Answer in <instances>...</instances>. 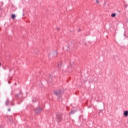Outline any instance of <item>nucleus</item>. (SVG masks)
<instances>
[{
    "label": "nucleus",
    "mask_w": 128,
    "mask_h": 128,
    "mask_svg": "<svg viewBox=\"0 0 128 128\" xmlns=\"http://www.w3.org/2000/svg\"><path fill=\"white\" fill-rule=\"evenodd\" d=\"M56 116V120L58 122H60L62 120V113H58Z\"/></svg>",
    "instance_id": "obj_1"
},
{
    "label": "nucleus",
    "mask_w": 128,
    "mask_h": 128,
    "mask_svg": "<svg viewBox=\"0 0 128 128\" xmlns=\"http://www.w3.org/2000/svg\"><path fill=\"white\" fill-rule=\"evenodd\" d=\"M64 94V90H62L55 91L54 92V94L59 98V99H60V96H62Z\"/></svg>",
    "instance_id": "obj_2"
},
{
    "label": "nucleus",
    "mask_w": 128,
    "mask_h": 128,
    "mask_svg": "<svg viewBox=\"0 0 128 128\" xmlns=\"http://www.w3.org/2000/svg\"><path fill=\"white\" fill-rule=\"evenodd\" d=\"M42 108L40 107L37 108L35 110V112L36 114H40V112H42Z\"/></svg>",
    "instance_id": "obj_3"
},
{
    "label": "nucleus",
    "mask_w": 128,
    "mask_h": 128,
    "mask_svg": "<svg viewBox=\"0 0 128 128\" xmlns=\"http://www.w3.org/2000/svg\"><path fill=\"white\" fill-rule=\"evenodd\" d=\"M10 100H7L6 103V106H10Z\"/></svg>",
    "instance_id": "obj_4"
},
{
    "label": "nucleus",
    "mask_w": 128,
    "mask_h": 128,
    "mask_svg": "<svg viewBox=\"0 0 128 128\" xmlns=\"http://www.w3.org/2000/svg\"><path fill=\"white\" fill-rule=\"evenodd\" d=\"M17 98H22V94L21 92H20V94H18V95H16Z\"/></svg>",
    "instance_id": "obj_5"
},
{
    "label": "nucleus",
    "mask_w": 128,
    "mask_h": 128,
    "mask_svg": "<svg viewBox=\"0 0 128 128\" xmlns=\"http://www.w3.org/2000/svg\"><path fill=\"white\" fill-rule=\"evenodd\" d=\"M124 116L126 117V118H127V116H128V111H125L124 112Z\"/></svg>",
    "instance_id": "obj_6"
},
{
    "label": "nucleus",
    "mask_w": 128,
    "mask_h": 128,
    "mask_svg": "<svg viewBox=\"0 0 128 128\" xmlns=\"http://www.w3.org/2000/svg\"><path fill=\"white\" fill-rule=\"evenodd\" d=\"M58 56V52H55L53 53V56Z\"/></svg>",
    "instance_id": "obj_7"
},
{
    "label": "nucleus",
    "mask_w": 128,
    "mask_h": 128,
    "mask_svg": "<svg viewBox=\"0 0 128 128\" xmlns=\"http://www.w3.org/2000/svg\"><path fill=\"white\" fill-rule=\"evenodd\" d=\"M16 14L12 15V18H13L14 20H16Z\"/></svg>",
    "instance_id": "obj_8"
},
{
    "label": "nucleus",
    "mask_w": 128,
    "mask_h": 128,
    "mask_svg": "<svg viewBox=\"0 0 128 128\" xmlns=\"http://www.w3.org/2000/svg\"><path fill=\"white\" fill-rule=\"evenodd\" d=\"M116 14H113L111 16H112V18H116Z\"/></svg>",
    "instance_id": "obj_9"
},
{
    "label": "nucleus",
    "mask_w": 128,
    "mask_h": 128,
    "mask_svg": "<svg viewBox=\"0 0 128 128\" xmlns=\"http://www.w3.org/2000/svg\"><path fill=\"white\" fill-rule=\"evenodd\" d=\"M76 114V112H74V111H72L70 114Z\"/></svg>",
    "instance_id": "obj_10"
},
{
    "label": "nucleus",
    "mask_w": 128,
    "mask_h": 128,
    "mask_svg": "<svg viewBox=\"0 0 128 128\" xmlns=\"http://www.w3.org/2000/svg\"><path fill=\"white\" fill-rule=\"evenodd\" d=\"M32 102H36V98H34Z\"/></svg>",
    "instance_id": "obj_11"
},
{
    "label": "nucleus",
    "mask_w": 128,
    "mask_h": 128,
    "mask_svg": "<svg viewBox=\"0 0 128 128\" xmlns=\"http://www.w3.org/2000/svg\"><path fill=\"white\" fill-rule=\"evenodd\" d=\"M62 66V62H60L58 64V66Z\"/></svg>",
    "instance_id": "obj_12"
},
{
    "label": "nucleus",
    "mask_w": 128,
    "mask_h": 128,
    "mask_svg": "<svg viewBox=\"0 0 128 128\" xmlns=\"http://www.w3.org/2000/svg\"><path fill=\"white\" fill-rule=\"evenodd\" d=\"M96 4H100V2H98V0H97L96 1Z\"/></svg>",
    "instance_id": "obj_13"
},
{
    "label": "nucleus",
    "mask_w": 128,
    "mask_h": 128,
    "mask_svg": "<svg viewBox=\"0 0 128 128\" xmlns=\"http://www.w3.org/2000/svg\"><path fill=\"white\" fill-rule=\"evenodd\" d=\"M8 112H11L10 108H8Z\"/></svg>",
    "instance_id": "obj_14"
},
{
    "label": "nucleus",
    "mask_w": 128,
    "mask_h": 128,
    "mask_svg": "<svg viewBox=\"0 0 128 128\" xmlns=\"http://www.w3.org/2000/svg\"><path fill=\"white\" fill-rule=\"evenodd\" d=\"M0 128H4V126H0Z\"/></svg>",
    "instance_id": "obj_15"
},
{
    "label": "nucleus",
    "mask_w": 128,
    "mask_h": 128,
    "mask_svg": "<svg viewBox=\"0 0 128 128\" xmlns=\"http://www.w3.org/2000/svg\"><path fill=\"white\" fill-rule=\"evenodd\" d=\"M124 6H125V8H128V4H126Z\"/></svg>",
    "instance_id": "obj_16"
},
{
    "label": "nucleus",
    "mask_w": 128,
    "mask_h": 128,
    "mask_svg": "<svg viewBox=\"0 0 128 128\" xmlns=\"http://www.w3.org/2000/svg\"><path fill=\"white\" fill-rule=\"evenodd\" d=\"M57 30H60V28H57Z\"/></svg>",
    "instance_id": "obj_17"
},
{
    "label": "nucleus",
    "mask_w": 128,
    "mask_h": 128,
    "mask_svg": "<svg viewBox=\"0 0 128 128\" xmlns=\"http://www.w3.org/2000/svg\"><path fill=\"white\" fill-rule=\"evenodd\" d=\"M0 66H2V64L0 62Z\"/></svg>",
    "instance_id": "obj_18"
},
{
    "label": "nucleus",
    "mask_w": 128,
    "mask_h": 128,
    "mask_svg": "<svg viewBox=\"0 0 128 128\" xmlns=\"http://www.w3.org/2000/svg\"><path fill=\"white\" fill-rule=\"evenodd\" d=\"M70 64H71V66H72V63H70Z\"/></svg>",
    "instance_id": "obj_19"
},
{
    "label": "nucleus",
    "mask_w": 128,
    "mask_h": 128,
    "mask_svg": "<svg viewBox=\"0 0 128 128\" xmlns=\"http://www.w3.org/2000/svg\"><path fill=\"white\" fill-rule=\"evenodd\" d=\"M72 44H73V42H72Z\"/></svg>",
    "instance_id": "obj_20"
}]
</instances>
